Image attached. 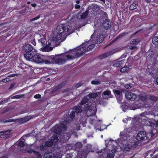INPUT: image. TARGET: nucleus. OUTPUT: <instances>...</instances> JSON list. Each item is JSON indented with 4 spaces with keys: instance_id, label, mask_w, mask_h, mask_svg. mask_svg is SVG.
Returning <instances> with one entry per match:
<instances>
[{
    "instance_id": "11",
    "label": "nucleus",
    "mask_w": 158,
    "mask_h": 158,
    "mask_svg": "<svg viewBox=\"0 0 158 158\" xmlns=\"http://www.w3.org/2000/svg\"><path fill=\"white\" fill-rule=\"evenodd\" d=\"M71 134L69 132L61 133L59 135V138L60 141L63 143L67 142L71 137Z\"/></svg>"
},
{
    "instance_id": "42",
    "label": "nucleus",
    "mask_w": 158,
    "mask_h": 158,
    "mask_svg": "<svg viewBox=\"0 0 158 158\" xmlns=\"http://www.w3.org/2000/svg\"><path fill=\"white\" fill-rule=\"evenodd\" d=\"M107 55L108 56L112 55L115 53V51L114 50H112L109 52H107Z\"/></svg>"
},
{
    "instance_id": "60",
    "label": "nucleus",
    "mask_w": 158,
    "mask_h": 158,
    "mask_svg": "<svg viewBox=\"0 0 158 158\" xmlns=\"http://www.w3.org/2000/svg\"><path fill=\"white\" fill-rule=\"evenodd\" d=\"M36 4L35 3H32L31 4V6L34 7H36Z\"/></svg>"
},
{
    "instance_id": "50",
    "label": "nucleus",
    "mask_w": 158,
    "mask_h": 158,
    "mask_svg": "<svg viewBox=\"0 0 158 158\" xmlns=\"http://www.w3.org/2000/svg\"><path fill=\"white\" fill-rule=\"evenodd\" d=\"M82 85V84L81 83H77L76 85V87L77 88H78V87H79L80 86H81Z\"/></svg>"
},
{
    "instance_id": "10",
    "label": "nucleus",
    "mask_w": 158,
    "mask_h": 158,
    "mask_svg": "<svg viewBox=\"0 0 158 158\" xmlns=\"http://www.w3.org/2000/svg\"><path fill=\"white\" fill-rule=\"evenodd\" d=\"M105 38V35L102 33L99 34L96 38H94L93 40V43H90V44H100L103 42Z\"/></svg>"
},
{
    "instance_id": "39",
    "label": "nucleus",
    "mask_w": 158,
    "mask_h": 158,
    "mask_svg": "<svg viewBox=\"0 0 158 158\" xmlns=\"http://www.w3.org/2000/svg\"><path fill=\"white\" fill-rule=\"evenodd\" d=\"M109 56L108 55H107V53L106 52L103 54H102L99 57L101 59H103L106 57H107Z\"/></svg>"
},
{
    "instance_id": "63",
    "label": "nucleus",
    "mask_w": 158,
    "mask_h": 158,
    "mask_svg": "<svg viewBox=\"0 0 158 158\" xmlns=\"http://www.w3.org/2000/svg\"><path fill=\"white\" fill-rule=\"evenodd\" d=\"M130 86V85H129L128 84H127V85H125V87L126 88L128 89V87Z\"/></svg>"
},
{
    "instance_id": "27",
    "label": "nucleus",
    "mask_w": 158,
    "mask_h": 158,
    "mask_svg": "<svg viewBox=\"0 0 158 158\" xmlns=\"http://www.w3.org/2000/svg\"><path fill=\"white\" fill-rule=\"evenodd\" d=\"M16 120L14 119H1L0 121L2 123H7L12 122H15Z\"/></svg>"
},
{
    "instance_id": "12",
    "label": "nucleus",
    "mask_w": 158,
    "mask_h": 158,
    "mask_svg": "<svg viewBox=\"0 0 158 158\" xmlns=\"http://www.w3.org/2000/svg\"><path fill=\"white\" fill-rule=\"evenodd\" d=\"M113 91L117 99L118 102L121 103L123 100L122 92L119 90L113 89Z\"/></svg>"
},
{
    "instance_id": "26",
    "label": "nucleus",
    "mask_w": 158,
    "mask_h": 158,
    "mask_svg": "<svg viewBox=\"0 0 158 158\" xmlns=\"http://www.w3.org/2000/svg\"><path fill=\"white\" fill-rule=\"evenodd\" d=\"M152 42L153 44L156 45H158V35L155 36L152 39Z\"/></svg>"
},
{
    "instance_id": "46",
    "label": "nucleus",
    "mask_w": 158,
    "mask_h": 158,
    "mask_svg": "<svg viewBox=\"0 0 158 158\" xmlns=\"http://www.w3.org/2000/svg\"><path fill=\"white\" fill-rule=\"evenodd\" d=\"M41 97V95L40 94H36L34 96V98L35 99H39Z\"/></svg>"
},
{
    "instance_id": "45",
    "label": "nucleus",
    "mask_w": 158,
    "mask_h": 158,
    "mask_svg": "<svg viewBox=\"0 0 158 158\" xmlns=\"http://www.w3.org/2000/svg\"><path fill=\"white\" fill-rule=\"evenodd\" d=\"M40 15H39L37 16L32 19H31V21H35V20H37V19H39L40 18Z\"/></svg>"
},
{
    "instance_id": "58",
    "label": "nucleus",
    "mask_w": 158,
    "mask_h": 158,
    "mask_svg": "<svg viewBox=\"0 0 158 158\" xmlns=\"http://www.w3.org/2000/svg\"><path fill=\"white\" fill-rule=\"evenodd\" d=\"M127 34V33L126 32H124L123 33H122L121 34V35H122V37L125 36Z\"/></svg>"
},
{
    "instance_id": "38",
    "label": "nucleus",
    "mask_w": 158,
    "mask_h": 158,
    "mask_svg": "<svg viewBox=\"0 0 158 158\" xmlns=\"http://www.w3.org/2000/svg\"><path fill=\"white\" fill-rule=\"evenodd\" d=\"M18 146L20 147H23L24 146V143L23 141H20L18 143Z\"/></svg>"
},
{
    "instance_id": "29",
    "label": "nucleus",
    "mask_w": 158,
    "mask_h": 158,
    "mask_svg": "<svg viewBox=\"0 0 158 158\" xmlns=\"http://www.w3.org/2000/svg\"><path fill=\"white\" fill-rule=\"evenodd\" d=\"M66 81H63L59 84L57 86V87L59 89H61V88H63L66 85Z\"/></svg>"
},
{
    "instance_id": "33",
    "label": "nucleus",
    "mask_w": 158,
    "mask_h": 158,
    "mask_svg": "<svg viewBox=\"0 0 158 158\" xmlns=\"http://www.w3.org/2000/svg\"><path fill=\"white\" fill-rule=\"evenodd\" d=\"M75 112L73 111H72L69 115V117L72 120L74 119L75 117Z\"/></svg>"
},
{
    "instance_id": "36",
    "label": "nucleus",
    "mask_w": 158,
    "mask_h": 158,
    "mask_svg": "<svg viewBox=\"0 0 158 158\" xmlns=\"http://www.w3.org/2000/svg\"><path fill=\"white\" fill-rule=\"evenodd\" d=\"M150 125L151 126H155L156 127H158V120L156 122H150L149 121Z\"/></svg>"
},
{
    "instance_id": "52",
    "label": "nucleus",
    "mask_w": 158,
    "mask_h": 158,
    "mask_svg": "<svg viewBox=\"0 0 158 158\" xmlns=\"http://www.w3.org/2000/svg\"><path fill=\"white\" fill-rule=\"evenodd\" d=\"M130 49L131 50H135L137 49V47L135 46H133L131 47Z\"/></svg>"
},
{
    "instance_id": "44",
    "label": "nucleus",
    "mask_w": 158,
    "mask_h": 158,
    "mask_svg": "<svg viewBox=\"0 0 158 158\" xmlns=\"http://www.w3.org/2000/svg\"><path fill=\"white\" fill-rule=\"evenodd\" d=\"M58 90H59V89H58V88L56 86L55 87L54 89L51 91V92L52 93H54L56 92Z\"/></svg>"
},
{
    "instance_id": "28",
    "label": "nucleus",
    "mask_w": 158,
    "mask_h": 158,
    "mask_svg": "<svg viewBox=\"0 0 158 158\" xmlns=\"http://www.w3.org/2000/svg\"><path fill=\"white\" fill-rule=\"evenodd\" d=\"M89 14V10H86L81 15V19H85L88 15Z\"/></svg>"
},
{
    "instance_id": "4",
    "label": "nucleus",
    "mask_w": 158,
    "mask_h": 158,
    "mask_svg": "<svg viewBox=\"0 0 158 158\" xmlns=\"http://www.w3.org/2000/svg\"><path fill=\"white\" fill-rule=\"evenodd\" d=\"M24 57L28 60L31 58L32 55L37 52V50L31 44H27L24 45L23 48Z\"/></svg>"
},
{
    "instance_id": "20",
    "label": "nucleus",
    "mask_w": 158,
    "mask_h": 158,
    "mask_svg": "<svg viewBox=\"0 0 158 158\" xmlns=\"http://www.w3.org/2000/svg\"><path fill=\"white\" fill-rule=\"evenodd\" d=\"M73 110L76 113V114L81 113L82 111L81 106L80 105L74 106L73 108Z\"/></svg>"
},
{
    "instance_id": "34",
    "label": "nucleus",
    "mask_w": 158,
    "mask_h": 158,
    "mask_svg": "<svg viewBox=\"0 0 158 158\" xmlns=\"http://www.w3.org/2000/svg\"><path fill=\"white\" fill-rule=\"evenodd\" d=\"M131 129L130 128L127 129L126 131V135L128 136H132L131 134L132 133V131H131Z\"/></svg>"
},
{
    "instance_id": "7",
    "label": "nucleus",
    "mask_w": 158,
    "mask_h": 158,
    "mask_svg": "<svg viewBox=\"0 0 158 158\" xmlns=\"http://www.w3.org/2000/svg\"><path fill=\"white\" fill-rule=\"evenodd\" d=\"M41 55L38 53L34 54V55L30 58L28 60L31 61H34L37 63H44V60L42 58Z\"/></svg>"
},
{
    "instance_id": "13",
    "label": "nucleus",
    "mask_w": 158,
    "mask_h": 158,
    "mask_svg": "<svg viewBox=\"0 0 158 158\" xmlns=\"http://www.w3.org/2000/svg\"><path fill=\"white\" fill-rule=\"evenodd\" d=\"M56 56L52 55L47 56L46 57V59L44 60V63L46 64H54L56 61Z\"/></svg>"
},
{
    "instance_id": "21",
    "label": "nucleus",
    "mask_w": 158,
    "mask_h": 158,
    "mask_svg": "<svg viewBox=\"0 0 158 158\" xmlns=\"http://www.w3.org/2000/svg\"><path fill=\"white\" fill-rule=\"evenodd\" d=\"M10 131L8 132V131H6L3 132H2V134L0 135V138H2L3 139H6L7 138H9L10 137L9 133Z\"/></svg>"
},
{
    "instance_id": "1",
    "label": "nucleus",
    "mask_w": 158,
    "mask_h": 158,
    "mask_svg": "<svg viewBox=\"0 0 158 158\" xmlns=\"http://www.w3.org/2000/svg\"><path fill=\"white\" fill-rule=\"evenodd\" d=\"M71 28V26L65 24L58 25L56 27L58 34L57 35L54 34L51 35V39L48 40V42H46L45 46L43 48L44 51L45 52L51 51L53 48L50 46H53L55 43L60 40L62 41H64L68 35L73 32Z\"/></svg>"
},
{
    "instance_id": "62",
    "label": "nucleus",
    "mask_w": 158,
    "mask_h": 158,
    "mask_svg": "<svg viewBox=\"0 0 158 158\" xmlns=\"http://www.w3.org/2000/svg\"><path fill=\"white\" fill-rule=\"evenodd\" d=\"M151 0H145V2L147 3H149L151 2Z\"/></svg>"
},
{
    "instance_id": "59",
    "label": "nucleus",
    "mask_w": 158,
    "mask_h": 158,
    "mask_svg": "<svg viewBox=\"0 0 158 158\" xmlns=\"http://www.w3.org/2000/svg\"><path fill=\"white\" fill-rule=\"evenodd\" d=\"M122 37V35H121V34H119L115 38V39H117L120 38Z\"/></svg>"
},
{
    "instance_id": "61",
    "label": "nucleus",
    "mask_w": 158,
    "mask_h": 158,
    "mask_svg": "<svg viewBox=\"0 0 158 158\" xmlns=\"http://www.w3.org/2000/svg\"><path fill=\"white\" fill-rule=\"evenodd\" d=\"M41 155L40 154H39L37 156V158H41Z\"/></svg>"
},
{
    "instance_id": "16",
    "label": "nucleus",
    "mask_w": 158,
    "mask_h": 158,
    "mask_svg": "<svg viewBox=\"0 0 158 158\" xmlns=\"http://www.w3.org/2000/svg\"><path fill=\"white\" fill-rule=\"evenodd\" d=\"M60 55L61 56V57L66 60V62L68 60H73L75 58V56L73 54H72L71 55H69L68 54V53L66 52L60 54Z\"/></svg>"
},
{
    "instance_id": "18",
    "label": "nucleus",
    "mask_w": 158,
    "mask_h": 158,
    "mask_svg": "<svg viewBox=\"0 0 158 158\" xmlns=\"http://www.w3.org/2000/svg\"><path fill=\"white\" fill-rule=\"evenodd\" d=\"M111 26V22L108 19H105L102 24V28L105 30L109 29Z\"/></svg>"
},
{
    "instance_id": "49",
    "label": "nucleus",
    "mask_w": 158,
    "mask_h": 158,
    "mask_svg": "<svg viewBox=\"0 0 158 158\" xmlns=\"http://www.w3.org/2000/svg\"><path fill=\"white\" fill-rule=\"evenodd\" d=\"M15 83H11L10 86H9V89H12L14 87V86H15Z\"/></svg>"
},
{
    "instance_id": "64",
    "label": "nucleus",
    "mask_w": 158,
    "mask_h": 158,
    "mask_svg": "<svg viewBox=\"0 0 158 158\" xmlns=\"http://www.w3.org/2000/svg\"><path fill=\"white\" fill-rule=\"evenodd\" d=\"M136 42V41L135 40H134L132 42V43L133 44H135Z\"/></svg>"
},
{
    "instance_id": "3",
    "label": "nucleus",
    "mask_w": 158,
    "mask_h": 158,
    "mask_svg": "<svg viewBox=\"0 0 158 158\" xmlns=\"http://www.w3.org/2000/svg\"><path fill=\"white\" fill-rule=\"evenodd\" d=\"M79 104L82 106H85L84 107V111L87 113L89 112H90V114L88 117L92 116L96 114V111L95 110V108L94 106V104L89 101V99L84 97L82 99Z\"/></svg>"
},
{
    "instance_id": "17",
    "label": "nucleus",
    "mask_w": 158,
    "mask_h": 158,
    "mask_svg": "<svg viewBox=\"0 0 158 158\" xmlns=\"http://www.w3.org/2000/svg\"><path fill=\"white\" fill-rule=\"evenodd\" d=\"M34 116L32 115L26 116L19 119L18 120V122L20 124H23L27 122L29 120L32 118Z\"/></svg>"
},
{
    "instance_id": "32",
    "label": "nucleus",
    "mask_w": 158,
    "mask_h": 158,
    "mask_svg": "<svg viewBox=\"0 0 158 158\" xmlns=\"http://www.w3.org/2000/svg\"><path fill=\"white\" fill-rule=\"evenodd\" d=\"M129 69V68L127 67L126 66H124L120 70V72L121 73H125Z\"/></svg>"
},
{
    "instance_id": "51",
    "label": "nucleus",
    "mask_w": 158,
    "mask_h": 158,
    "mask_svg": "<svg viewBox=\"0 0 158 158\" xmlns=\"http://www.w3.org/2000/svg\"><path fill=\"white\" fill-rule=\"evenodd\" d=\"M156 25L155 24L153 25V26H151L150 27L149 29V30L152 29L154 30V29H155V27Z\"/></svg>"
},
{
    "instance_id": "30",
    "label": "nucleus",
    "mask_w": 158,
    "mask_h": 158,
    "mask_svg": "<svg viewBox=\"0 0 158 158\" xmlns=\"http://www.w3.org/2000/svg\"><path fill=\"white\" fill-rule=\"evenodd\" d=\"M75 146L77 149H80L82 147V144L80 142H77L75 144Z\"/></svg>"
},
{
    "instance_id": "8",
    "label": "nucleus",
    "mask_w": 158,
    "mask_h": 158,
    "mask_svg": "<svg viewBox=\"0 0 158 158\" xmlns=\"http://www.w3.org/2000/svg\"><path fill=\"white\" fill-rule=\"evenodd\" d=\"M141 116L143 118H141V119L146 121L149 120V122H156L155 116L151 114H147V112L146 111L144 112L141 114Z\"/></svg>"
},
{
    "instance_id": "37",
    "label": "nucleus",
    "mask_w": 158,
    "mask_h": 158,
    "mask_svg": "<svg viewBox=\"0 0 158 158\" xmlns=\"http://www.w3.org/2000/svg\"><path fill=\"white\" fill-rule=\"evenodd\" d=\"M111 94V92L110 90H107L104 91L102 93V95L109 96Z\"/></svg>"
},
{
    "instance_id": "23",
    "label": "nucleus",
    "mask_w": 158,
    "mask_h": 158,
    "mask_svg": "<svg viewBox=\"0 0 158 158\" xmlns=\"http://www.w3.org/2000/svg\"><path fill=\"white\" fill-rule=\"evenodd\" d=\"M138 6V1L137 0H134V2L131 4L129 7L130 10H133L136 9Z\"/></svg>"
},
{
    "instance_id": "47",
    "label": "nucleus",
    "mask_w": 158,
    "mask_h": 158,
    "mask_svg": "<svg viewBox=\"0 0 158 158\" xmlns=\"http://www.w3.org/2000/svg\"><path fill=\"white\" fill-rule=\"evenodd\" d=\"M106 158H114L113 154L112 153L108 154Z\"/></svg>"
},
{
    "instance_id": "24",
    "label": "nucleus",
    "mask_w": 158,
    "mask_h": 158,
    "mask_svg": "<svg viewBox=\"0 0 158 158\" xmlns=\"http://www.w3.org/2000/svg\"><path fill=\"white\" fill-rule=\"evenodd\" d=\"M53 153L51 152H45L44 155V158H53Z\"/></svg>"
},
{
    "instance_id": "15",
    "label": "nucleus",
    "mask_w": 158,
    "mask_h": 158,
    "mask_svg": "<svg viewBox=\"0 0 158 158\" xmlns=\"http://www.w3.org/2000/svg\"><path fill=\"white\" fill-rule=\"evenodd\" d=\"M125 96L127 99L131 101H134L136 98V96L135 94L130 92H126Z\"/></svg>"
},
{
    "instance_id": "54",
    "label": "nucleus",
    "mask_w": 158,
    "mask_h": 158,
    "mask_svg": "<svg viewBox=\"0 0 158 158\" xmlns=\"http://www.w3.org/2000/svg\"><path fill=\"white\" fill-rule=\"evenodd\" d=\"M81 6L80 5L78 4H75V9H79L80 8Z\"/></svg>"
},
{
    "instance_id": "22",
    "label": "nucleus",
    "mask_w": 158,
    "mask_h": 158,
    "mask_svg": "<svg viewBox=\"0 0 158 158\" xmlns=\"http://www.w3.org/2000/svg\"><path fill=\"white\" fill-rule=\"evenodd\" d=\"M125 60H124L116 61L113 64V66L117 67H122L125 63Z\"/></svg>"
},
{
    "instance_id": "31",
    "label": "nucleus",
    "mask_w": 158,
    "mask_h": 158,
    "mask_svg": "<svg viewBox=\"0 0 158 158\" xmlns=\"http://www.w3.org/2000/svg\"><path fill=\"white\" fill-rule=\"evenodd\" d=\"M88 96L90 98H94L97 97L98 94L96 93H90L89 94Z\"/></svg>"
},
{
    "instance_id": "48",
    "label": "nucleus",
    "mask_w": 158,
    "mask_h": 158,
    "mask_svg": "<svg viewBox=\"0 0 158 158\" xmlns=\"http://www.w3.org/2000/svg\"><path fill=\"white\" fill-rule=\"evenodd\" d=\"M46 147L45 146V145H41L40 146V149L41 151H44V150H45V147Z\"/></svg>"
},
{
    "instance_id": "5",
    "label": "nucleus",
    "mask_w": 158,
    "mask_h": 158,
    "mask_svg": "<svg viewBox=\"0 0 158 158\" xmlns=\"http://www.w3.org/2000/svg\"><path fill=\"white\" fill-rule=\"evenodd\" d=\"M63 118H64L65 119L63 121L60 122V124L59 126L61 130L62 131L65 130L67 128V124L70 123L69 118L68 115L67 114H64L62 116Z\"/></svg>"
},
{
    "instance_id": "43",
    "label": "nucleus",
    "mask_w": 158,
    "mask_h": 158,
    "mask_svg": "<svg viewBox=\"0 0 158 158\" xmlns=\"http://www.w3.org/2000/svg\"><path fill=\"white\" fill-rule=\"evenodd\" d=\"M53 158H61L60 155L56 153L55 154L53 153Z\"/></svg>"
},
{
    "instance_id": "19",
    "label": "nucleus",
    "mask_w": 158,
    "mask_h": 158,
    "mask_svg": "<svg viewBox=\"0 0 158 158\" xmlns=\"http://www.w3.org/2000/svg\"><path fill=\"white\" fill-rule=\"evenodd\" d=\"M51 131L59 135L60 134L61 131H62L59 126V125H56L52 128L51 129Z\"/></svg>"
},
{
    "instance_id": "9",
    "label": "nucleus",
    "mask_w": 158,
    "mask_h": 158,
    "mask_svg": "<svg viewBox=\"0 0 158 158\" xmlns=\"http://www.w3.org/2000/svg\"><path fill=\"white\" fill-rule=\"evenodd\" d=\"M136 139L138 141L145 140L148 139V137L146 135V132L143 131H139L136 136Z\"/></svg>"
},
{
    "instance_id": "53",
    "label": "nucleus",
    "mask_w": 158,
    "mask_h": 158,
    "mask_svg": "<svg viewBox=\"0 0 158 158\" xmlns=\"http://www.w3.org/2000/svg\"><path fill=\"white\" fill-rule=\"evenodd\" d=\"M9 81V79L8 78H5L2 79V82H6Z\"/></svg>"
},
{
    "instance_id": "6",
    "label": "nucleus",
    "mask_w": 158,
    "mask_h": 158,
    "mask_svg": "<svg viewBox=\"0 0 158 158\" xmlns=\"http://www.w3.org/2000/svg\"><path fill=\"white\" fill-rule=\"evenodd\" d=\"M58 136L57 135H54L52 136L49 140L47 141L45 143V146L46 147H50L54 143L56 144L58 141Z\"/></svg>"
},
{
    "instance_id": "2",
    "label": "nucleus",
    "mask_w": 158,
    "mask_h": 158,
    "mask_svg": "<svg viewBox=\"0 0 158 158\" xmlns=\"http://www.w3.org/2000/svg\"><path fill=\"white\" fill-rule=\"evenodd\" d=\"M90 42L84 43L76 48L72 50L69 54H73L75 58L83 55L84 53L91 50L95 47L94 44H90Z\"/></svg>"
},
{
    "instance_id": "25",
    "label": "nucleus",
    "mask_w": 158,
    "mask_h": 158,
    "mask_svg": "<svg viewBox=\"0 0 158 158\" xmlns=\"http://www.w3.org/2000/svg\"><path fill=\"white\" fill-rule=\"evenodd\" d=\"M149 100L153 102H156L158 100V97L153 95L149 96Z\"/></svg>"
},
{
    "instance_id": "35",
    "label": "nucleus",
    "mask_w": 158,
    "mask_h": 158,
    "mask_svg": "<svg viewBox=\"0 0 158 158\" xmlns=\"http://www.w3.org/2000/svg\"><path fill=\"white\" fill-rule=\"evenodd\" d=\"M38 42L39 43L41 44L43 46V47H44L45 46V41L44 39L42 38H41L38 40Z\"/></svg>"
},
{
    "instance_id": "55",
    "label": "nucleus",
    "mask_w": 158,
    "mask_h": 158,
    "mask_svg": "<svg viewBox=\"0 0 158 158\" xmlns=\"http://www.w3.org/2000/svg\"><path fill=\"white\" fill-rule=\"evenodd\" d=\"M31 43L34 46H35L36 45V42L35 40H31Z\"/></svg>"
},
{
    "instance_id": "41",
    "label": "nucleus",
    "mask_w": 158,
    "mask_h": 158,
    "mask_svg": "<svg viewBox=\"0 0 158 158\" xmlns=\"http://www.w3.org/2000/svg\"><path fill=\"white\" fill-rule=\"evenodd\" d=\"M21 96H22L21 95H16L14 96L11 98V99L20 98H22V97Z\"/></svg>"
},
{
    "instance_id": "14",
    "label": "nucleus",
    "mask_w": 158,
    "mask_h": 158,
    "mask_svg": "<svg viewBox=\"0 0 158 158\" xmlns=\"http://www.w3.org/2000/svg\"><path fill=\"white\" fill-rule=\"evenodd\" d=\"M55 64H63L66 63V60L62 57L60 55H58L56 56Z\"/></svg>"
},
{
    "instance_id": "56",
    "label": "nucleus",
    "mask_w": 158,
    "mask_h": 158,
    "mask_svg": "<svg viewBox=\"0 0 158 158\" xmlns=\"http://www.w3.org/2000/svg\"><path fill=\"white\" fill-rule=\"evenodd\" d=\"M27 112L26 110H23L21 111L20 113V114H23Z\"/></svg>"
},
{
    "instance_id": "57",
    "label": "nucleus",
    "mask_w": 158,
    "mask_h": 158,
    "mask_svg": "<svg viewBox=\"0 0 158 158\" xmlns=\"http://www.w3.org/2000/svg\"><path fill=\"white\" fill-rule=\"evenodd\" d=\"M16 75L17 74H12L9 75L8 77H14L16 76Z\"/></svg>"
},
{
    "instance_id": "40",
    "label": "nucleus",
    "mask_w": 158,
    "mask_h": 158,
    "mask_svg": "<svg viewBox=\"0 0 158 158\" xmlns=\"http://www.w3.org/2000/svg\"><path fill=\"white\" fill-rule=\"evenodd\" d=\"M91 84L92 85H98L100 84V82L99 81L93 80L91 81Z\"/></svg>"
}]
</instances>
